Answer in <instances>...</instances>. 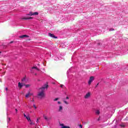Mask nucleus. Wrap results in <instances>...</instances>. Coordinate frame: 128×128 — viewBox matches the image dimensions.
Listing matches in <instances>:
<instances>
[{
    "label": "nucleus",
    "mask_w": 128,
    "mask_h": 128,
    "mask_svg": "<svg viewBox=\"0 0 128 128\" xmlns=\"http://www.w3.org/2000/svg\"><path fill=\"white\" fill-rule=\"evenodd\" d=\"M48 88V85L45 84L43 87L40 89V92L38 94V98H44V90H46V88Z\"/></svg>",
    "instance_id": "1"
},
{
    "label": "nucleus",
    "mask_w": 128,
    "mask_h": 128,
    "mask_svg": "<svg viewBox=\"0 0 128 128\" xmlns=\"http://www.w3.org/2000/svg\"><path fill=\"white\" fill-rule=\"evenodd\" d=\"M94 77L92 76H90L88 82V84H91L92 82H94Z\"/></svg>",
    "instance_id": "2"
},
{
    "label": "nucleus",
    "mask_w": 128,
    "mask_h": 128,
    "mask_svg": "<svg viewBox=\"0 0 128 128\" xmlns=\"http://www.w3.org/2000/svg\"><path fill=\"white\" fill-rule=\"evenodd\" d=\"M38 12H35L32 13V12H30L28 16H38Z\"/></svg>",
    "instance_id": "3"
},
{
    "label": "nucleus",
    "mask_w": 128,
    "mask_h": 128,
    "mask_svg": "<svg viewBox=\"0 0 128 128\" xmlns=\"http://www.w3.org/2000/svg\"><path fill=\"white\" fill-rule=\"evenodd\" d=\"M48 36H50V38H58L57 36H54V34H52L51 33H48Z\"/></svg>",
    "instance_id": "4"
},
{
    "label": "nucleus",
    "mask_w": 128,
    "mask_h": 128,
    "mask_svg": "<svg viewBox=\"0 0 128 128\" xmlns=\"http://www.w3.org/2000/svg\"><path fill=\"white\" fill-rule=\"evenodd\" d=\"M90 96V92H88L85 95L84 98H88Z\"/></svg>",
    "instance_id": "5"
},
{
    "label": "nucleus",
    "mask_w": 128,
    "mask_h": 128,
    "mask_svg": "<svg viewBox=\"0 0 128 128\" xmlns=\"http://www.w3.org/2000/svg\"><path fill=\"white\" fill-rule=\"evenodd\" d=\"M60 126H61V128H70V126H64V124H60Z\"/></svg>",
    "instance_id": "6"
},
{
    "label": "nucleus",
    "mask_w": 128,
    "mask_h": 128,
    "mask_svg": "<svg viewBox=\"0 0 128 128\" xmlns=\"http://www.w3.org/2000/svg\"><path fill=\"white\" fill-rule=\"evenodd\" d=\"M34 69L36 70H40L38 68H36V66H33V67H32V69L31 70L32 72H32V70H34Z\"/></svg>",
    "instance_id": "7"
},
{
    "label": "nucleus",
    "mask_w": 128,
    "mask_h": 128,
    "mask_svg": "<svg viewBox=\"0 0 128 128\" xmlns=\"http://www.w3.org/2000/svg\"><path fill=\"white\" fill-rule=\"evenodd\" d=\"M23 86H24V85H23L22 84L20 83V82H19L18 83V87L20 88H22Z\"/></svg>",
    "instance_id": "8"
},
{
    "label": "nucleus",
    "mask_w": 128,
    "mask_h": 128,
    "mask_svg": "<svg viewBox=\"0 0 128 128\" xmlns=\"http://www.w3.org/2000/svg\"><path fill=\"white\" fill-rule=\"evenodd\" d=\"M30 96H32V94H30V92H28L27 94H26V98H28Z\"/></svg>",
    "instance_id": "9"
},
{
    "label": "nucleus",
    "mask_w": 128,
    "mask_h": 128,
    "mask_svg": "<svg viewBox=\"0 0 128 128\" xmlns=\"http://www.w3.org/2000/svg\"><path fill=\"white\" fill-rule=\"evenodd\" d=\"M20 38H28V36L27 35H22V36H20Z\"/></svg>",
    "instance_id": "10"
},
{
    "label": "nucleus",
    "mask_w": 128,
    "mask_h": 128,
    "mask_svg": "<svg viewBox=\"0 0 128 128\" xmlns=\"http://www.w3.org/2000/svg\"><path fill=\"white\" fill-rule=\"evenodd\" d=\"M26 118L28 122H32V120H30V118L29 116H26Z\"/></svg>",
    "instance_id": "11"
},
{
    "label": "nucleus",
    "mask_w": 128,
    "mask_h": 128,
    "mask_svg": "<svg viewBox=\"0 0 128 128\" xmlns=\"http://www.w3.org/2000/svg\"><path fill=\"white\" fill-rule=\"evenodd\" d=\"M24 20H32V18L31 16H29L27 18H24Z\"/></svg>",
    "instance_id": "12"
},
{
    "label": "nucleus",
    "mask_w": 128,
    "mask_h": 128,
    "mask_svg": "<svg viewBox=\"0 0 128 128\" xmlns=\"http://www.w3.org/2000/svg\"><path fill=\"white\" fill-rule=\"evenodd\" d=\"M62 106H59V112H62Z\"/></svg>",
    "instance_id": "13"
},
{
    "label": "nucleus",
    "mask_w": 128,
    "mask_h": 128,
    "mask_svg": "<svg viewBox=\"0 0 128 128\" xmlns=\"http://www.w3.org/2000/svg\"><path fill=\"white\" fill-rule=\"evenodd\" d=\"M96 114H100V110H96Z\"/></svg>",
    "instance_id": "14"
},
{
    "label": "nucleus",
    "mask_w": 128,
    "mask_h": 128,
    "mask_svg": "<svg viewBox=\"0 0 128 128\" xmlns=\"http://www.w3.org/2000/svg\"><path fill=\"white\" fill-rule=\"evenodd\" d=\"M25 86V88H29V86H30V84H26V85H24Z\"/></svg>",
    "instance_id": "15"
},
{
    "label": "nucleus",
    "mask_w": 128,
    "mask_h": 128,
    "mask_svg": "<svg viewBox=\"0 0 128 128\" xmlns=\"http://www.w3.org/2000/svg\"><path fill=\"white\" fill-rule=\"evenodd\" d=\"M109 30L110 32H112V30H114V29L112 28H110Z\"/></svg>",
    "instance_id": "16"
},
{
    "label": "nucleus",
    "mask_w": 128,
    "mask_h": 128,
    "mask_svg": "<svg viewBox=\"0 0 128 128\" xmlns=\"http://www.w3.org/2000/svg\"><path fill=\"white\" fill-rule=\"evenodd\" d=\"M64 104H68V102H66V100H64Z\"/></svg>",
    "instance_id": "17"
},
{
    "label": "nucleus",
    "mask_w": 128,
    "mask_h": 128,
    "mask_svg": "<svg viewBox=\"0 0 128 128\" xmlns=\"http://www.w3.org/2000/svg\"><path fill=\"white\" fill-rule=\"evenodd\" d=\"M33 106H34V108H35V109L36 108V104H34Z\"/></svg>",
    "instance_id": "18"
},
{
    "label": "nucleus",
    "mask_w": 128,
    "mask_h": 128,
    "mask_svg": "<svg viewBox=\"0 0 128 128\" xmlns=\"http://www.w3.org/2000/svg\"><path fill=\"white\" fill-rule=\"evenodd\" d=\"M30 126H34V124L32 122H30Z\"/></svg>",
    "instance_id": "19"
},
{
    "label": "nucleus",
    "mask_w": 128,
    "mask_h": 128,
    "mask_svg": "<svg viewBox=\"0 0 128 128\" xmlns=\"http://www.w3.org/2000/svg\"><path fill=\"white\" fill-rule=\"evenodd\" d=\"M58 100V98H56L54 99V102H56V100Z\"/></svg>",
    "instance_id": "20"
},
{
    "label": "nucleus",
    "mask_w": 128,
    "mask_h": 128,
    "mask_svg": "<svg viewBox=\"0 0 128 128\" xmlns=\"http://www.w3.org/2000/svg\"><path fill=\"white\" fill-rule=\"evenodd\" d=\"M24 80H26V78H23L22 79V82H24Z\"/></svg>",
    "instance_id": "21"
},
{
    "label": "nucleus",
    "mask_w": 128,
    "mask_h": 128,
    "mask_svg": "<svg viewBox=\"0 0 128 128\" xmlns=\"http://www.w3.org/2000/svg\"><path fill=\"white\" fill-rule=\"evenodd\" d=\"M10 118H8L7 121H8V122H10Z\"/></svg>",
    "instance_id": "22"
},
{
    "label": "nucleus",
    "mask_w": 128,
    "mask_h": 128,
    "mask_svg": "<svg viewBox=\"0 0 128 128\" xmlns=\"http://www.w3.org/2000/svg\"><path fill=\"white\" fill-rule=\"evenodd\" d=\"M79 128H82V124H80L79 126Z\"/></svg>",
    "instance_id": "23"
},
{
    "label": "nucleus",
    "mask_w": 128,
    "mask_h": 128,
    "mask_svg": "<svg viewBox=\"0 0 128 128\" xmlns=\"http://www.w3.org/2000/svg\"><path fill=\"white\" fill-rule=\"evenodd\" d=\"M68 98H68V96H66V100H68Z\"/></svg>",
    "instance_id": "24"
},
{
    "label": "nucleus",
    "mask_w": 128,
    "mask_h": 128,
    "mask_svg": "<svg viewBox=\"0 0 128 128\" xmlns=\"http://www.w3.org/2000/svg\"><path fill=\"white\" fill-rule=\"evenodd\" d=\"M26 116H26V114H24V117L26 118Z\"/></svg>",
    "instance_id": "25"
},
{
    "label": "nucleus",
    "mask_w": 128,
    "mask_h": 128,
    "mask_svg": "<svg viewBox=\"0 0 128 128\" xmlns=\"http://www.w3.org/2000/svg\"><path fill=\"white\" fill-rule=\"evenodd\" d=\"M120 126L124 128V124H121Z\"/></svg>",
    "instance_id": "26"
},
{
    "label": "nucleus",
    "mask_w": 128,
    "mask_h": 128,
    "mask_svg": "<svg viewBox=\"0 0 128 128\" xmlns=\"http://www.w3.org/2000/svg\"><path fill=\"white\" fill-rule=\"evenodd\" d=\"M44 118H45V120H48V118H46V116H44Z\"/></svg>",
    "instance_id": "27"
},
{
    "label": "nucleus",
    "mask_w": 128,
    "mask_h": 128,
    "mask_svg": "<svg viewBox=\"0 0 128 128\" xmlns=\"http://www.w3.org/2000/svg\"><path fill=\"white\" fill-rule=\"evenodd\" d=\"M58 104H60V102L58 101Z\"/></svg>",
    "instance_id": "28"
},
{
    "label": "nucleus",
    "mask_w": 128,
    "mask_h": 128,
    "mask_svg": "<svg viewBox=\"0 0 128 128\" xmlns=\"http://www.w3.org/2000/svg\"><path fill=\"white\" fill-rule=\"evenodd\" d=\"M63 86H64V85H62V84H61V85H60V87H61V88H62Z\"/></svg>",
    "instance_id": "29"
},
{
    "label": "nucleus",
    "mask_w": 128,
    "mask_h": 128,
    "mask_svg": "<svg viewBox=\"0 0 128 128\" xmlns=\"http://www.w3.org/2000/svg\"><path fill=\"white\" fill-rule=\"evenodd\" d=\"M15 110H16V112H18V109H15Z\"/></svg>",
    "instance_id": "30"
},
{
    "label": "nucleus",
    "mask_w": 128,
    "mask_h": 128,
    "mask_svg": "<svg viewBox=\"0 0 128 128\" xmlns=\"http://www.w3.org/2000/svg\"><path fill=\"white\" fill-rule=\"evenodd\" d=\"M70 72V70L67 71V74H68V72Z\"/></svg>",
    "instance_id": "31"
},
{
    "label": "nucleus",
    "mask_w": 128,
    "mask_h": 128,
    "mask_svg": "<svg viewBox=\"0 0 128 128\" xmlns=\"http://www.w3.org/2000/svg\"><path fill=\"white\" fill-rule=\"evenodd\" d=\"M6 90H8V88H6Z\"/></svg>",
    "instance_id": "32"
},
{
    "label": "nucleus",
    "mask_w": 128,
    "mask_h": 128,
    "mask_svg": "<svg viewBox=\"0 0 128 128\" xmlns=\"http://www.w3.org/2000/svg\"><path fill=\"white\" fill-rule=\"evenodd\" d=\"M0 82H2V80L0 79Z\"/></svg>",
    "instance_id": "33"
},
{
    "label": "nucleus",
    "mask_w": 128,
    "mask_h": 128,
    "mask_svg": "<svg viewBox=\"0 0 128 128\" xmlns=\"http://www.w3.org/2000/svg\"><path fill=\"white\" fill-rule=\"evenodd\" d=\"M0 54H2V52H0Z\"/></svg>",
    "instance_id": "34"
},
{
    "label": "nucleus",
    "mask_w": 128,
    "mask_h": 128,
    "mask_svg": "<svg viewBox=\"0 0 128 128\" xmlns=\"http://www.w3.org/2000/svg\"><path fill=\"white\" fill-rule=\"evenodd\" d=\"M98 84H97V86H98Z\"/></svg>",
    "instance_id": "35"
},
{
    "label": "nucleus",
    "mask_w": 128,
    "mask_h": 128,
    "mask_svg": "<svg viewBox=\"0 0 128 128\" xmlns=\"http://www.w3.org/2000/svg\"><path fill=\"white\" fill-rule=\"evenodd\" d=\"M38 120H37V122H38Z\"/></svg>",
    "instance_id": "36"
}]
</instances>
